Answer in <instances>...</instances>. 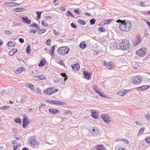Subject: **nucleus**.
<instances>
[{
  "mask_svg": "<svg viewBox=\"0 0 150 150\" xmlns=\"http://www.w3.org/2000/svg\"><path fill=\"white\" fill-rule=\"evenodd\" d=\"M120 48L124 50H126L129 49L130 43L129 41L125 39L121 41L120 44Z\"/></svg>",
  "mask_w": 150,
  "mask_h": 150,
  "instance_id": "f257e3e1",
  "label": "nucleus"
},
{
  "mask_svg": "<svg viewBox=\"0 0 150 150\" xmlns=\"http://www.w3.org/2000/svg\"><path fill=\"white\" fill-rule=\"evenodd\" d=\"M131 24L130 23L126 22L125 21L124 23H120L119 28L120 30L124 31H127L131 29L130 28Z\"/></svg>",
  "mask_w": 150,
  "mask_h": 150,
  "instance_id": "f03ea898",
  "label": "nucleus"
},
{
  "mask_svg": "<svg viewBox=\"0 0 150 150\" xmlns=\"http://www.w3.org/2000/svg\"><path fill=\"white\" fill-rule=\"evenodd\" d=\"M69 51V49L68 47L63 46L60 47L58 49V53L59 54L64 55L68 54Z\"/></svg>",
  "mask_w": 150,
  "mask_h": 150,
  "instance_id": "7ed1b4c3",
  "label": "nucleus"
},
{
  "mask_svg": "<svg viewBox=\"0 0 150 150\" xmlns=\"http://www.w3.org/2000/svg\"><path fill=\"white\" fill-rule=\"evenodd\" d=\"M59 90L54 87H51L47 88L44 91V93L46 94L51 95L57 92Z\"/></svg>",
  "mask_w": 150,
  "mask_h": 150,
  "instance_id": "20e7f679",
  "label": "nucleus"
},
{
  "mask_svg": "<svg viewBox=\"0 0 150 150\" xmlns=\"http://www.w3.org/2000/svg\"><path fill=\"white\" fill-rule=\"evenodd\" d=\"M29 142L30 145L33 148H38L39 142L35 141V137H31L29 139Z\"/></svg>",
  "mask_w": 150,
  "mask_h": 150,
  "instance_id": "39448f33",
  "label": "nucleus"
},
{
  "mask_svg": "<svg viewBox=\"0 0 150 150\" xmlns=\"http://www.w3.org/2000/svg\"><path fill=\"white\" fill-rule=\"evenodd\" d=\"M136 53L141 57H144L147 54V49L142 47L137 50Z\"/></svg>",
  "mask_w": 150,
  "mask_h": 150,
  "instance_id": "423d86ee",
  "label": "nucleus"
},
{
  "mask_svg": "<svg viewBox=\"0 0 150 150\" xmlns=\"http://www.w3.org/2000/svg\"><path fill=\"white\" fill-rule=\"evenodd\" d=\"M142 81V77L141 76H136L132 79V83H133V84L138 85Z\"/></svg>",
  "mask_w": 150,
  "mask_h": 150,
  "instance_id": "0eeeda50",
  "label": "nucleus"
},
{
  "mask_svg": "<svg viewBox=\"0 0 150 150\" xmlns=\"http://www.w3.org/2000/svg\"><path fill=\"white\" fill-rule=\"evenodd\" d=\"M141 37L139 35H137L135 40L133 41V43L134 47L138 45L141 42Z\"/></svg>",
  "mask_w": 150,
  "mask_h": 150,
  "instance_id": "6e6552de",
  "label": "nucleus"
},
{
  "mask_svg": "<svg viewBox=\"0 0 150 150\" xmlns=\"http://www.w3.org/2000/svg\"><path fill=\"white\" fill-rule=\"evenodd\" d=\"M101 117L105 122L108 123L110 121V117L107 114L102 115Z\"/></svg>",
  "mask_w": 150,
  "mask_h": 150,
  "instance_id": "1a4fd4ad",
  "label": "nucleus"
},
{
  "mask_svg": "<svg viewBox=\"0 0 150 150\" xmlns=\"http://www.w3.org/2000/svg\"><path fill=\"white\" fill-rule=\"evenodd\" d=\"M104 64L105 65L107 66L108 68V69L112 68L115 67L114 63L111 61L108 64L106 62H105Z\"/></svg>",
  "mask_w": 150,
  "mask_h": 150,
  "instance_id": "9d476101",
  "label": "nucleus"
},
{
  "mask_svg": "<svg viewBox=\"0 0 150 150\" xmlns=\"http://www.w3.org/2000/svg\"><path fill=\"white\" fill-rule=\"evenodd\" d=\"M22 21L24 23L28 24H30L31 23L30 20L27 17H23L22 18Z\"/></svg>",
  "mask_w": 150,
  "mask_h": 150,
  "instance_id": "9b49d317",
  "label": "nucleus"
},
{
  "mask_svg": "<svg viewBox=\"0 0 150 150\" xmlns=\"http://www.w3.org/2000/svg\"><path fill=\"white\" fill-rule=\"evenodd\" d=\"M150 87V86L148 85H144L139 87H138L135 88L139 90L140 91H143L147 89Z\"/></svg>",
  "mask_w": 150,
  "mask_h": 150,
  "instance_id": "f8f14e48",
  "label": "nucleus"
},
{
  "mask_svg": "<svg viewBox=\"0 0 150 150\" xmlns=\"http://www.w3.org/2000/svg\"><path fill=\"white\" fill-rule=\"evenodd\" d=\"M23 127L24 128L28 125V118L27 117H24L23 120Z\"/></svg>",
  "mask_w": 150,
  "mask_h": 150,
  "instance_id": "ddd939ff",
  "label": "nucleus"
},
{
  "mask_svg": "<svg viewBox=\"0 0 150 150\" xmlns=\"http://www.w3.org/2000/svg\"><path fill=\"white\" fill-rule=\"evenodd\" d=\"M71 67L74 70L78 71L80 69V67L79 64L76 63L71 66Z\"/></svg>",
  "mask_w": 150,
  "mask_h": 150,
  "instance_id": "4468645a",
  "label": "nucleus"
},
{
  "mask_svg": "<svg viewBox=\"0 0 150 150\" xmlns=\"http://www.w3.org/2000/svg\"><path fill=\"white\" fill-rule=\"evenodd\" d=\"M83 74H84V77L85 79H86L89 80L91 74L90 73L86 71H83Z\"/></svg>",
  "mask_w": 150,
  "mask_h": 150,
  "instance_id": "2eb2a0df",
  "label": "nucleus"
},
{
  "mask_svg": "<svg viewBox=\"0 0 150 150\" xmlns=\"http://www.w3.org/2000/svg\"><path fill=\"white\" fill-rule=\"evenodd\" d=\"M26 11V9L24 8H15L13 10V11L15 12H22Z\"/></svg>",
  "mask_w": 150,
  "mask_h": 150,
  "instance_id": "dca6fc26",
  "label": "nucleus"
},
{
  "mask_svg": "<svg viewBox=\"0 0 150 150\" xmlns=\"http://www.w3.org/2000/svg\"><path fill=\"white\" fill-rule=\"evenodd\" d=\"M17 51V50L16 49H13L9 51L8 54L10 56H13L14 55Z\"/></svg>",
  "mask_w": 150,
  "mask_h": 150,
  "instance_id": "f3484780",
  "label": "nucleus"
},
{
  "mask_svg": "<svg viewBox=\"0 0 150 150\" xmlns=\"http://www.w3.org/2000/svg\"><path fill=\"white\" fill-rule=\"evenodd\" d=\"M129 91L128 90H124L123 91H121L118 92L117 94L120 96H124Z\"/></svg>",
  "mask_w": 150,
  "mask_h": 150,
  "instance_id": "a211bd4d",
  "label": "nucleus"
},
{
  "mask_svg": "<svg viewBox=\"0 0 150 150\" xmlns=\"http://www.w3.org/2000/svg\"><path fill=\"white\" fill-rule=\"evenodd\" d=\"M51 103L54 104L58 105H63L65 104L64 103L62 102H60L59 101L54 100L51 101Z\"/></svg>",
  "mask_w": 150,
  "mask_h": 150,
  "instance_id": "6ab92c4d",
  "label": "nucleus"
},
{
  "mask_svg": "<svg viewBox=\"0 0 150 150\" xmlns=\"http://www.w3.org/2000/svg\"><path fill=\"white\" fill-rule=\"evenodd\" d=\"M25 68L23 67L19 68L15 71V74H18L25 70Z\"/></svg>",
  "mask_w": 150,
  "mask_h": 150,
  "instance_id": "aec40b11",
  "label": "nucleus"
},
{
  "mask_svg": "<svg viewBox=\"0 0 150 150\" xmlns=\"http://www.w3.org/2000/svg\"><path fill=\"white\" fill-rule=\"evenodd\" d=\"M49 111L53 114H55L58 113L59 110L56 109H50L49 110Z\"/></svg>",
  "mask_w": 150,
  "mask_h": 150,
  "instance_id": "412c9836",
  "label": "nucleus"
},
{
  "mask_svg": "<svg viewBox=\"0 0 150 150\" xmlns=\"http://www.w3.org/2000/svg\"><path fill=\"white\" fill-rule=\"evenodd\" d=\"M92 117L95 119L98 118V113H96L94 110H93L92 112Z\"/></svg>",
  "mask_w": 150,
  "mask_h": 150,
  "instance_id": "4be33fe9",
  "label": "nucleus"
},
{
  "mask_svg": "<svg viewBox=\"0 0 150 150\" xmlns=\"http://www.w3.org/2000/svg\"><path fill=\"white\" fill-rule=\"evenodd\" d=\"M26 86L27 87H28L29 88L33 91L35 87L31 83H27L26 84Z\"/></svg>",
  "mask_w": 150,
  "mask_h": 150,
  "instance_id": "5701e85b",
  "label": "nucleus"
},
{
  "mask_svg": "<svg viewBox=\"0 0 150 150\" xmlns=\"http://www.w3.org/2000/svg\"><path fill=\"white\" fill-rule=\"evenodd\" d=\"M95 92L98 94L100 96L104 98H106V96L104 95L102 92H100L99 90H95Z\"/></svg>",
  "mask_w": 150,
  "mask_h": 150,
  "instance_id": "b1692460",
  "label": "nucleus"
},
{
  "mask_svg": "<svg viewBox=\"0 0 150 150\" xmlns=\"http://www.w3.org/2000/svg\"><path fill=\"white\" fill-rule=\"evenodd\" d=\"M46 63V61L44 59H43L42 60L40 61V63L38 64V66L39 67H43L45 65Z\"/></svg>",
  "mask_w": 150,
  "mask_h": 150,
  "instance_id": "393cba45",
  "label": "nucleus"
},
{
  "mask_svg": "<svg viewBox=\"0 0 150 150\" xmlns=\"http://www.w3.org/2000/svg\"><path fill=\"white\" fill-rule=\"evenodd\" d=\"M55 48V45H53L51 47V49L50 50V54L52 56L54 55V52Z\"/></svg>",
  "mask_w": 150,
  "mask_h": 150,
  "instance_id": "a878e982",
  "label": "nucleus"
},
{
  "mask_svg": "<svg viewBox=\"0 0 150 150\" xmlns=\"http://www.w3.org/2000/svg\"><path fill=\"white\" fill-rule=\"evenodd\" d=\"M97 148L98 150H105L103 145H99L97 146Z\"/></svg>",
  "mask_w": 150,
  "mask_h": 150,
  "instance_id": "bb28decb",
  "label": "nucleus"
},
{
  "mask_svg": "<svg viewBox=\"0 0 150 150\" xmlns=\"http://www.w3.org/2000/svg\"><path fill=\"white\" fill-rule=\"evenodd\" d=\"M16 45V43L12 41L9 42L7 44V45L9 47H13Z\"/></svg>",
  "mask_w": 150,
  "mask_h": 150,
  "instance_id": "cd10ccee",
  "label": "nucleus"
},
{
  "mask_svg": "<svg viewBox=\"0 0 150 150\" xmlns=\"http://www.w3.org/2000/svg\"><path fill=\"white\" fill-rule=\"evenodd\" d=\"M86 45L85 43H84V42H81L79 45L80 47L82 49L85 48L86 47Z\"/></svg>",
  "mask_w": 150,
  "mask_h": 150,
  "instance_id": "c85d7f7f",
  "label": "nucleus"
},
{
  "mask_svg": "<svg viewBox=\"0 0 150 150\" xmlns=\"http://www.w3.org/2000/svg\"><path fill=\"white\" fill-rule=\"evenodd\" d=\"M144 129L145 128L144 127H142L139 131L138 133V134L140 135L142 134L144 132Z\"/></svg>",
  "mask_w": 150,
  "mask_h": 150,
  "instance_id": "c756f323",
  "label": "nucleus"
},
{
  "mask_svg": "<svg viewBox=\"0 0 150 150\" xmlns=\"http://www.w3.org/2000/svg\"><path fill=\"white\" fill-rule=\"evenodd\" d=\"M60 75L64 77V81H66L67 80L68 77L65 73H61L60 74Z\"/></svg>",
  "mask_w": 150,
  "mask_h": 150,
  "instance_id": "7c9ffc66",
  "label": "nucleus"
},
{
  "mask_svg": "<svg viewBox=\"0 0 150 150\" xmlns=\"http://www.w3.org/2000/svg\"><path fill=\"white\" fill-rule=\"evenodd\" d=\"M78 22L81 25H85L86 23L83 20L79 19L78 20Z\"/></svg>",
  "mask_w": 150,
  "mask_h": 150,
  "instance_id": "2f4dec72",
  "label": "nucleus"
},
{
  "mask_svg": "<svg viewBox=\"0 0 150 150\" xmlns=\"http://www.w3.org/2000/svg\"><path fill=\"white\" fill-rule=\"evenodd\" d=\"M30 45L27 46L26 49V51L28 54H29L30 53Z\"/></svg>",
  "mask_w": 150,
  "mask_h": 150,
  "instance_id": "473e14b6",
  "label": "nucleus"
},
{
  "mask_svg": "<svg viewBox=\"0 0 150 150\" xmlns=\"http://www.w3.org/2000/svg\"><path fill=\"white\" fill-rule=\"evenodd\" d=\"M42 13V12H39L38 11H37L36 12V13L37 15V19H40Z\"/></svg>",
  "mask_w": 150,
  "mask_h": 150,
  "instance_id": "72a5a7b5",
  "label": "nucleus"
},
{
  "mask_svg": "<svg viewBox=\"0 0 150 150\" xmlns=\"http://www.w3.org/2000/svg\"><path fill=\"white\" fill-rule=\"evenodd\" d=\"M43 26L47 27L48 26V25L47 22L45 20H43L41 22Z\"/></svg>",
  "mask_w": 150,
  "mask_h": 150,
  "instance_id": "f704fd0d",
  "label": "nucleus"
},
{
  "mask_svg": "<svg viewBox=\"0 0 150 150\" xmlns=\"http://www.w3.org/2000/svg\"><path fill=\"white\" fill-rule=\"evenodd\" d=\"M9 108V107L7 106H5L1 107L0 108V110H4Z\"/></svg>",
  "mask_w": 150,
  "mask_h": 150,
  "instance_id": "c9c22d12",
  "label": "nucleus"
},
{
  "mask_svg": "<svg viewBox=\"0 0 150 150\" xmlns=\"http://www.w3.org/2000/svg\"><path fill=\"white\" fill-rule=\"evenodd\" d=\"M40 79L39 80H45L46 79V77L43 75H41L39 76Z\"/></svg>",
  "mask_w": 150,
  "mask_h": 150,
  "instance_id": "e433bc0d",
  "label": "nucleus"
},
{
  "mask_svg": "<svg viewBox=\"0 0 150 150\" xmlns=\"http://www.w3.org/2000/svg\"><path fill=\"white\" fill-rule=\"evenodd\" d=\"M112 21V20L111 19H109L107 20H105L104 22V24H106L108 23H110Z\"/></svg>",
  "mask_w": 150,
  "mask_h": 150,
  "instance_id": "4c0bfd02",
  "label": "nucleus"
},
{
  "mask_svg": "<svg viewBox=\"0 0 150 150\" xmlns=\"http://www.w3.org/2000/svg\"><path fill=\"white\" fill-rule=\"evenodd\" d=\"M96 22V20L94 18H92L91 19L90 21V24L92 25H93Z\"/></svg>",
  "mask_w": 150,
  "mask_h": 150,
  "instance_id": "58836bf2",
  "label": "nucleus"
},
{
  "mask_svg": "<svg viewBox=\"0 0 150 150\" xmlns=\"http://www.w3.org/2000/svg\"><path fill=\"white\" fill-rule=\"evenodd\" d=\"M31 26H32L33 27H35L38 29H39L40 28L39 26L35 23H34L31 24Z\"/></svg>",
  "mask_w": 150,
  "mask_h": 150,
  "instance_id": "ea45409f",
  "label": "nucleus"
},
{
  "mask_svg": "<svg viewBox=\"0 0 150 150\" xmlns=\"http://www.w3.org/2000/svg\"><path fill=\"white\" fill-rule=\"evenodd\" d=\"M51 41V40L50 39L47 40L45 42V43L47 46H50V43Z\"/></svg>",
  "mask_w": 150,
  "mask_h": 150,
  "instance_id": "a19ab883",
  "label": "nucleus"
},
{
  "mask_svg": "<svg viewBox=\"0 0 150 150\" xmlns=\"http://www.w3.org/2000/svg\"><path fill=\"white\" fill-rule=\"evenodd\" d=\"M15 121L16 122L18 123H21V119H19L18 118H16L15 120Z\"/></svg>",
  "mask_w": 150,
  "mask_h": 150,
  "instance_id": "79ce46f5",
  "label": "nucleus"
},
{
  "mask_svg": "<svg viewBox=\"0 0 150 150\" xmlns=\"http://www.w3.org/2000/svg\"><path fill=\"white\" fill-rule=\"evenodd\" d=\"M119 140L123 142L125 144H128V142L127 140L124 139H119Z\"/></svg>",
  "mask_w": 150,
  "mask_h": 150,
  "instance_id": "37998d69",
  "label": "nucleus"
},
{
  "mask_svg": "<svg viewBox=\"0 0 150 150\" xmlns=\"http://www.w3.org/2000/svg\"><path fill=\"white\" fill-rule=\"evenodd\" d=\"M98 30L102 32H104L105 31V29L104 28L102 27H99L98 29Z\"/></svg>",
  "mask_w": 150,
  "mask_h": 150,
  "instance_id": "c03bdc74",
  "label": "nucleus"
},
{
  "mask_svg": "<svg viewBox=\"0 0 150 150\" xmlns=\"http://www.w3.org/2000/svg\"><path fill=\"white\" fill-rule=\"evenodd\" d=\"M71 25L72 28L74 29L76 28L77 27V26L73 23H72L71 24Z\"/></svg>",
  "mask_w": 150,
  "mask_h": 150,
  "instance_id": "a18cd8bd",
  "label": "nucleus"
},
{
  "mask_svg": "<svg viewBox=\"0 0 150 150\" xmlns=\"http://www.w3.org/2000/svg\"><path fill=\"white\" fill-rule=\"evenodd\" d=\"M146 142L150 144V137H146L145 139Z\"/></svg>",
  "mask_w": 150,
  "mask_h": 150,
  "instance_id": "49530a36",
  "label": "nucleus"
},
{
  "mask_svg": "<svg viewBox=\"0 0 150 150\" xmlns=\"http://www.w3.org/2000/svg\"><path fill=\"white\" fill-rule=\"evenodd\" d=\"M67 13H68V15H69V16H70L72 17H74V16L69 11H67Z\"/></svg>",
  "mask_w": 150,
  "mask_h": 150,
  "instance_id": "de8ad7c7",
  "label": "nucleus"
},
{
  "mask_svg": "<svg viewBox=\"0 0 150 150\" xmlns=\"http://www.w3.org/2000/svg\"><path fill=\"white\" fill-rule=\"evenodd\" d=\"M34 77L35 78V80L40 81L39 80V79H40V78H39V76H35Z\"/></svg>",
  "mask_w": 150,
  "mask_h": 150,
  "instance_id": "09e8293b",
  "label": "nucleus"
},
{
  "mask_svg": "<svg viewBox=\"0 0 150 150\" xmlns=\"http://www.w3.org/2000/svg\"><path fill=\"white\" fill-rule=\"evenodd\" d=\"M74 11L76 13L79 15L80 14L79 11L78 9H75L74 10Z\"/></svg>",
  "mask_w": 150,
  "mask_h": 150,
  "instance_id": "8fccbe9b",
  "label": "nucleus"
},
{
  "mask_svg": "<svg viewBox=\"0 0 150 150\" xmlns=\"http://www.w3.org/2000/svg\"><path fill=\"white\" fill-rule=\"evenodd\" d=\"M19 41L21 43H23L24 42V40L22 38H20L19 39Z\"/></svg>",
  "mask_w": 150,
  "mask_h": 150,
  "instance_id": "3c124183",
  "label": "nucleus"
},
{
  "mask_svg": "<svg viewBox=\"0 0 150 150\" xmlns=\"http://www.w3.org/2000/svg\"><path fill=\"white\" fill-rule=\"evenodd\" d=\"M125 21H122L120 19H118L117 21V22L120 23H124V22Z\"/></svg>",
  "mask_w": 150,
  "mask_h": 150,
  "instance_id": "603ef678",
  "label": "nucleus"
},
{
  "mask_svg": "<svg viewBox=\"0 0 150 150\" xmlns=\"http://www.w3.org/2000/svg\"><path fill=\"white\" fill-rule=\"evenodd\" d=\"M145 117L146 118L150 121V116L148 115H145Z\"/></svg>",
  "mask_w": 150,
  "mask_h": 150,
  "instance_id": "864d4df0",
  "label": "nucleus"
},
{
  "mask_svg": "<svg viewBox=\"0 0 150 150\" xmlns=\"http://www.w3.org/2000/svg\"><path fill=\"white\" fill-rule=\"evenodd\" d=\"M39 31H40V33H44L45 32L46 30L45 29H42V30H39Z\"/></svg>",
  "mask_w": 150,
  "mask_h": 150,
  "instance_id": "5fc2aeb1",
  "label": "nucleus"
},
{
  "mask_svg": "<svg viewBox=\"0 0 150 150\" xmlns=\"http://www.w3.org/2000/svg\"><path fill=\"white\" fill-rule=\"evenodd\" d=\"M60 10L62 11H65L66 10V9L63 7H62L60 8Z\"/></svg>",
  "mask_w": 150,
  "mask_h": 150,
  "instance_id": "6e6d98bb",
  "label": "nucleus"
},
{
  "mask_svg": "<svg viewBox=\"0 0 150 150\" xmlns=\"http://www.w3.org/2000/svg\"><path fill=\"white\" fill-rule=\"evenodd\" d=\"M5 33L6 34H10L11 33V32L9 31L6 30L5 31Z\"/></svg>",
  "mask_w": 150,
  "mask_h": 150,
  "instance_id": "4d7b16f0",
  "label": "nucleus"
},
{
  "mask_svg": "<svg viewBox=\"0 0 150 150\" xmlns=\"http://www.w3.org/2000/svg\"><path fill=\"white\" fill-rule=\"evenodd\" d=\"M140 4H141V5L142 7H144L145 6L144 3V2H143L142 1H141L140 2Z\"/></svg>",
  "mask_w": 150,
  "mask_h": 150,
  "instance_id": "13d9d810",
  "label": "nucleus"
},
{
  "mask_svg": "<svg viewBox=\"0 0 150 150\" xmlns=\"http://www.w3.org/2000/svg\"><path fill=\"white\" fill-rule=\"evenodd\" d=\"M135 122L136 124L138 125H141V123L139 122L136 121Z\"/></svg>",
  "mask_w": 150,
  "mask_h": 150,
  "instance_id": "bf43d9fd",
  "label": "nucleus"
},
{
  "mask_svg": "<svg viewBox=\"0 0 150 150\" xmlns=\"http://www.w3.org/2000/svg\"><path fill=\"white\" fill-rule=\"evenodd\" d=\"M12 4H13L12 6H17V4H18L17 3L13 2H12Z\"/></svg>",
  "mask_w": 150,
  "mask_h": 150,
  "instance_id": "052dcab7",
  "label": "nucleus"
},
{
  "mask_svg": "<svg viewBox=\"0 0 150 150\" xmlns=\"http://www.w3.org/2000/svg\"><path fill=\"white\" fill-rule=\"evenodd\" d=\"M18 146H15L13 148V150H16L18 149Z\"/></svg>",
  "mask_w": 150,
  "mask_h": 150,
  "instance_id": "680f3d73",
  "label": "nucleus"
},
{
  "mask_svg": "<svg viewBox=\"0 0 150 150\" xmlns=\"http://www.w3.org/2000/svg\"><path fill=\"white\" fill-rule=\"evenodd\" d=\"M66 114H71L72 113L71 112L69 111V110H67L65 112Z\"/></svg>",
  "mask_w": 150,
  "mask_h": 150,
  "instance_id": "e2e57ef3",
  "label": "nucleus"
},
{
  "mask_svg": "<svg viewBox=\"0 0 150 150\" xmlns=\"http://www.w3.org/2000/svg\"><path fill=\"white\" fill-rule=\"evenodd\" d=\"M46 19H50L51 18V17L50 16H48L46 17Z\"/></svg>",
  "mask_w": 150,
  "mask_h": 150,
  "instance_id": "0e129e2a",
  "label": "nucleus"
},
{
  "mask_svg": "<svg viewBox=\"0 0 150 150\" xmlns=\"http://www.w3.org/2000/svg\"><path fill=\"white\" fill-rule=\"evenodd\" d=\"M117 150H126L125 149L122 148L120 147L118 148Z\"/></svg>",
  "mask_w": 150,
  "mask_h": 150,
  "instance_id": "69168bd1",
  "label": "nucleus"
},
{
  "mask_svg": "<svg viewBox=\"0 0 150 150\" xmlns=\"http://www.w3.org/2000/svg\"><path fill=\"white\" fill-rule=\"evenodd\" d=\"M97 87L96 86H95L93 87V89L94 90V91H95V90H97Z\"/></svg>",
  "mask_w": 150,
  "mask_h": 150,
  "instance_id": "338daca9",
  "label": "nucleus"
},
{
  "mask_svg": "<svg viewBox=\"0 0 150 150\" xmlns=\"http://www.w3.org/2000/svg\"><path fill=\"white\" fill-rule=\"evenodd\" d=\"M146 23L148 24V25L149 26V28L150 29V22L149 21H146Z\"/></svg>",
  "mask_w": 150,
  "mask_h": 150,
  "instance_id": "774afa93",
  "label": "nucleus"
}]
</instances>
